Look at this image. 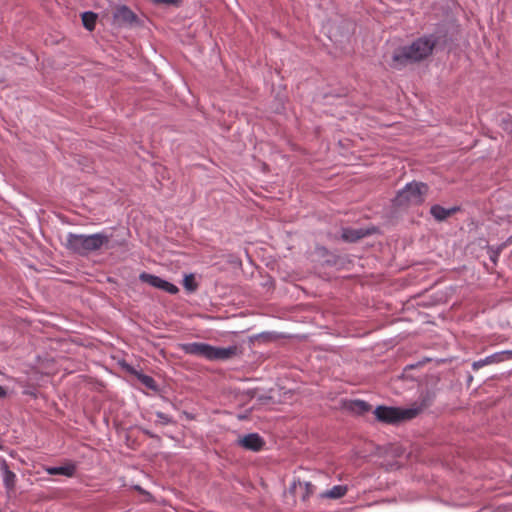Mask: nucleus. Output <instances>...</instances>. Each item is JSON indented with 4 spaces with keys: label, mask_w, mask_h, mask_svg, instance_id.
<instances>
[{
    "label": "nucleus",
    "mask_w": 512,
    "mask_h": 512,
    "mask_svg": "<svg viewBox=\"0 0 512 512\" xmlns=\"http://www.w3.org/2000/svg\"><path fill=\"white\" fill-rule=\"evenodd\" d=\"M435 45L436 40L433 36L421 37L411 45L395 50L391 66L395 69H401L408 63L421 61L432 53Z\"/></svg>",
    "instance_id": "1"
},
{
    "label": "nucleus",
    "mask_w": 512,
    "mask_h": 512,
    "mask_svg": "<svg viewBox=\"0 0 512 512\" xmlns=\"http://www.w3.org/2000/svg\"><path fill=\"white\" fill-rule=\"evenodd\" d=\"M110 239L111 236L104 232L91 235L69 233L66 237V247L76 254L86 256L107 246Z\"/></svg>",
    "instance_id": "2"
},
{
    "label": "nucleus",
    "mask_w": 512,
    "mask_h": 512,
    "mask_svg": "<svg viewBox=\"0 0 512 512\" xmlns=\"http://www.w3.org/2000/svg\"><path fill=\"white\" fill-rule=\"evenodd\" d=\"M181 348L186 354L203 357L210 361L228 360L238 354V347L235 345L214 347L206 343L192 342L183 344Z\"/></svg>",
    "instance_id": "3"
},
{
    "label": "nucleus",
    "mask_w": 512,
    "mask_h": 512,
    "mask_svg": "<svg viewBox=\"0 0 512 512\" xmlns=\"http://www.w3.org/2000/svg\"><path fill=\"white\" fill-rule=\"evenodd\" d=\"M421 412L420 407L398 408L378 406L374 414L380 422L387 424H397L415 418Z\"/></svg>",
    "instance_id": "4"
},
{
    "label": "nucleus",
    "mask_w": 512,
    "mask_h": 512,
    "mask_svg": "<svg viewBox=\"0 0 512 512\" xmlns=\"http://www.w3.org/2000/svg\"><path fill=\"white\" fill-rule=\"evenodd\" d=\"M428 186L424 183H409L396 196L397 205H419L425 201Z\"/></svg>",
    "instance_id": "5"
},
{
    "label": "nucleus",
    "mask_w": 512,
    "mask_h": 512,
    "mask_svg": "<svg viewBox=\"0 0 512 512\" xmlns=\"http://www.w3.org/2000/svg\"><path fill=\"white\" fill-rule=\"evenodd\" d=\"M140 280L155 287L158 289H161L163 291H166L170 294H176L178 293L179 289L174 284L163 280L162 278L149 274V273H141L139 276Z\"/></svg>",
    "instance_id": "6"
},
{
    "label": "nucleus",
    "mask_w": 512,
    "mask_h": 512,
    "mask_svg": "<svg viewBox=\"0 0 512 512\" xmlns=\"http://www.w3.org/2000/svg\"><path fill=\"white\" fill-rule=\"evenodd\" d=\"M239 444L247 450L258 452L263 448L265 442L257 433H250L242 437Z\"/></svg>",
    "instance_id": "7"
},
{
    "label": "nucleus",
    "mask_w": 512,
    "mask_h": 512,
    "mask_svg": "<svg viewBox=\"0 0 512 512\" xmlns=\"http://www.w3.org/2000/svg\"><path fill=\"white\" fill-rule=\"evenodd\" d=\"M114 20L119 24H133L137 20L135 13L127 6H119L114 12Z\"/></svg>",
    "instance_id": "8"
},
{
    "label": "nucleus",
    "mask_w": 512,
    "mask_h": 512,
    "mask_svg": "<svg viewBox=\"0 0 512 512\" xmlns=\"http://www.w3.org/2000/svg\"><path fill=\"white\" fill-rule=\"evenodd\" d=\"M459 210L458 207L444 208L440 205H433L430 209L431 215L438 221H443Z\"/></svg>",
    "instance_id": "9"
},
{
    "label": "nucleus",
    "mask_w": 512,
    "mask_h": 512,
    "mask_svg": "<svg viewBox=\"0 0 512 512\" xmlns=\"http://www.w3.org/2000/svg\"><path fill=\"white\" fill-rule=\"evenodd\" d=\"M49 475H64L72 477L76 472V466L72 463L60 467H48L45 469Z\"/></svg>",
    "instance_id": "10"
},
{
    "label": "nucleus",
    "mask_w": 512,
    "mask_h": 512,
    "mask_svg": "<svg viewBox=\"0 0 512 512\" xmlns=\"http://www.w3.org/2000/svg\"><path fill=\"white\" fill-rule=\"evenodd\" d=\"M367 234H368V232L363 230V229H349V228H347V229H343V231H342V238L345 241H348V242H355V241L363 238Z\"/></svg>",
    "instance_id": "11"
},
{
    "label": "nucleus",
    "mask_w": 512,
    "mask_h": 512,
    "mask_svg": "<svg viewBox=\"0 0 512 512\" xmlns=\"http://www.w3.org/2000/svg\"><path fill=\"white\" fill-rule=\"evenodd\" d=\"M502 358L499 354H494V355H490V356H487L486 358L484 359H480L478 361H475L472 365V368L473 370H479L480 368L486 366V365H490V364H493V363H496V362H499L501 361Z\"/></svg>",
    "instance_id": "12"
},
{
    "label": "nucleus",
    "mask_w": 512,
    "mask_h": 512,
    "mask_svg": "<svg viewBox=\"0 0 512 512\" xmlns=\"http://www.w3.org/2000/svg\"><path fill=\"white\" fill-rule=\"evenodd\" d=\"M347 487L344 485H336L326 491L324 496L331 499H339L347 493Z\"/></svg>",
    "instance_id": "13"
},
{
    "label": "nucleus",
    "mask_w": 512,
    "mask_h": 512,
    "mask_svg": "<svg viewBox=\"0 0 512 512\" xmlns=\"http://www.w3.org/2000/svg\"><path fill=\"white\" fill-rule=\"evenodd\" d=\"M97 16L93 12H84L82 14V22L84 27L92 31L95 28Z\"/></svg>",
    "instance_id": "14"
},
{
    "label": "nucleus",
    "mask_w": 512,
    "mask_h": 512,
    "mask_svg": "<svg viewBox=\"0 0 512 512\" xmlns=\"http://www.w3.org/2000/svg\"><path fill=\"white\" fill-rule=\"evenodd\" d=\"M138 379L147 388L152 389V390H156L157 389L156 382H155V380L151 376H148V375H145V374H139L138 375Z\"/></svg>",
    "instance_id": "15"
},
{
    "label": "nucleus",
    "mask_w": 512,
    "mask_h": 512,
    "mask_svg": "<svg viewBox=\"0 0 512 512\" xmlns=\"http://www.w3.org/2000/svg\"><path fill=\"white\" fill-rule=\"evenodd\" d=\"M351 408L353 411H356L358 413H364V412H367L370 410V405L368 403H366L365 401L355 400L352 403Z\"/></svg>",
    "instance_id": "16"
},
{
    "label": "nucleus",
    "mask_w": 512,
    "mask_h": 512,
    "mask_svg": "<svg viewBox=\"0 0 512 512\" xmlns=\"http://www.w3.org/2000/svg\"><path fill=\"white\" fill-rule=\"evenodd\" d=\"M183 285L188 291H195L197 289V284L195 282L194 275H186L183 280Z\"/></svg>",
    "instance_id": "17"
},
{
    "label": "nucleus",
    "mask_w": 512,
    "mask_h": 512,
    "mask_svg": "<svg viewBox=\"0 0 512 512\" xmlns=\"http://www.w3.org/2000/svg\"><path fill=\"white\" fill-rule=\"evenodd\" d=\"M15 474L9 470H6L4 481L7 487H12L14 485Z\"/></svg>",
    "instance_id": "18"
},
{
    "label": "nucleus",
    "mask_w": 512,
    "mask_h": 512,
    "mask_svg": "<svg viewBox=\"0 0 512 512\" xmlns=\"http://www.w3.org/2000/svg\"><path fill=\"white\" fill-rule=\"evenodd\" d=\"M156 4H165V5H178L179 0H151Z\"/></svg>",
    "instance_id": "19"
},
{
    "label": "nucleus",
    "mask_w": 512,
    "mask_h": 512,
    "mask_svg": "<svg viewBox=\"0 0 512 512\" xmlns=\"http://www.w3.org/2000/svg\"><path fill=\"white\" fill-rule=\"evenodd\" d=\"M7 395V391L3 386H0V398H4Z\"/></svg>",
    "instance_id": "20"
},
{
    "label": "nucleus",
    "mask_w": 512,
    "mask_h": 512,
    "mask_svg": "<svg viewBox=\"0 0 512 512\" xmlns=\"http://www.w3.org/2000/svg\"><path fill=\"white\" fill-rule=\"evenodd\" d=\"M157 416L161 419V420H167V418L165 417V415L163 413H157Z\"/></svg>",
    "instance_id": "21"
},
{
    "label": "nucleus",
    "mask_w": 512,
    "mask_h": 512,
    "mask_svg": "<svg viewBox=\"0 0 512 512\" xmlns=\"http://www.w3.org/2000/svg\"><path fill=\"white\" fill-rule=\"evenodd\" d=\"M497 256H498V254H497V253H496V254H494V256H491L492 261H494V262H495V261H496Z\"/></svg>",
    "instance_id": "22"
}]
</instances>
